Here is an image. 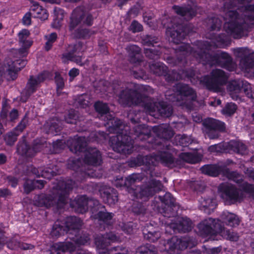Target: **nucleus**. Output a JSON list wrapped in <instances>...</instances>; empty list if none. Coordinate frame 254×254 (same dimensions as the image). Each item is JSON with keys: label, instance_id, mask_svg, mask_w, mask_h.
Wrapping results in <instances>:
<instances>
[{"label": "nucleus", "instance_id": "36", "mask_svg": "<svg viewBox=\"0 0 254 254\" xmlns=\"http://www.w3.org/2000/svg\"><path fill=\"white\" fill-rule=\"evenodd\" d=\"M154 132H157L158 136L165 139L170 138L173 135L172 131L168 126L162 125L153 128Z\"/></svg>", "mask_w": 254, "mask_h": 254}, {"label": "nucleus", "instance_id": "24", "mask_svg": "<svg viewBox=\"0 0 254 254\" xmlns=\"http://www.w3.org/2000/svg\"><path fill=\"white\" fill-rule=\"evenodd\" d=\"M30 32L28 30L23 29L18 34L19 42L21 48L18 50V53L20 57H24L28 54L27 49L32 44V41L28 39Z\"/></svg>", "mask_w": 254, "mask_h": 254}, {"label": "nucleus", "instance_id": "30", "mask_svg": "<svg viewBox=\"0 0 254 254\" xmlns=\"http://www.w3.org/2000/svg\"><path fill=\"white\" fill-rule=\"evenodd\" d=\"M140 181L139 174H133L124 179L123 177H119L114 181L113 184L117 187L123 186L129 187L133 184Z\"/></svg>", "mask_w": 254, "mask_h": 254}, {"label": "nucleus", "instance_id": "31", "mask_svg": "<svg viewBox=\"0 0 254 254\" xmlns=\"http://www.w3.org/2000/svg\"><path fill=\"white\" fill-rule=\"evenodd\" d=\"M142 231L144 238L150 242H154L161 237L159 228H154L151 225L145 227Z\"/></svg>", "mask_w": 254, "mask_h": 254}, {"label": "nucleus", "instance_id": "9", "mask_svg": "<svg viewBox=\"0 0 254 254\" xmlns=\"http://www.w3.org/2000/svg\"><path fill=\"white\" fill-rule=\"evenodd\" d=\"M92 21V16L86 12L83 7H77L70 17L69 30L74 33L76 37H86L89 35V31L86 29L80 30L79 28L83 25H91Z\"/></svg>", "mask_w": 254, "mask_h": 254}, {"label": "nucleus", "instance_id": "10", "mask_svg": "<svg viewBox=\"0 0 254 254\" xmlns=\"http://www.w3.org/2000/svg\"><path fill=\"white\" fill-rule=\"evenodd\" d=\"M174 95H170L168 92L166 94L169 100L176 102L178 105L189 109L192 108L191 104L196 98V94L191 88L187 85L178 83L174 87Z\"/></svg>", "mask_w": 254, "mask_h": 254}, {"label": "nucleus", "instance_id": "4", "mask_svg": "<svg viewBox=\"0 0 254 254\" xmlns=\"http://www.w3.org/2000/svg\"><path fill=\"white\" fill-rule=\"evenodd\" d=\"M74 187L75 183L71 180L57 181L53 187L52 193L53 196L44 194L36 195L34 199V203L40 207H49L56 204L57 207L63 208L68 201L66 197L67 192Z\"/></svg>", "mask_w": 254, "mask_h": 254}, {"label": "nucleus", "instance_id": "25", "mask_svg": "<svg viewBox=\"0 0 254 254\" xmlns=\"http://www.w3.org/2000/svg\"><path fill=\"white\" fill-rule=\"evenodd\" d=\"M101 196L105 202L113 205L118 201V193L116 190L107 186L101 187L99 190Z\"/></svg>", "mask_w": 254, "mask_h": 254}, {"label": "nucleus", "instance_id": "55", "mask_svg": "<svg viewBox=\"0 0 254 254\" xmlns=\"http://www.w3.org/2000/svg\"><path fill=\"white\" fill-rule=\"evenodd\" d=\"M27 123V120L25 118L23 119L20 123L16 127L14 131L17 133H18L19 135L26 127Z\"/></svg>", "mask_w": 254, "mask_h": 254}, {"label": "nucleus", "instance_id": "47", "mask_svg": "<svg viewBox=\"0 0 254 254\" xmlns=\"http://www.w3.org/2000/svg\"><path fill=\"white\" fill-rule=\"evenodd\" d=\"M237 110L236 105L233 103H227L225 107L222 110L223 114L230 116L233 114Z\"/></svg>", "mask_w": 254, "mask_h": 254}, {"label": "nucleus", "instance_id": "49", "mask_svg": "<svg viewBox=\"0 0 254 254\" xmlns=\"http://www.w3.org/2000/svg\"><path fill=\"white\" fill-rule=\"evenodd\" d=\"M202 207L205 208H208L209 210H213L216 206V201L212 198H208L203 199L201 202Z\"/></svg>", "mask_w": 254, "mask_h": 254}, {"label": "nucleus", "instance_id": "1", "mask_svg": "<svg viewBox=\"0 0 254 254\" xmlns=\"http://www.w3.org/2000/svg\"><path fill=\"white\" fill-rule=\"evenodd\" d=\"M94 107L96 111L101 114V119L106 122L105 125L108 126L109 131L117 134L110 138L111 145L115 151L130 154L132 151L133 139L142 140L149 137L150 129L142 125L135 126L133 131L129 132L130 135H127V131L129 127L113 117L109 112V108L106 104L97 102Z\"/></svg>", "mask_w": 254, "mask_h": 254}, {"label": "nucleus", "instance_id": "15", "mask_svg": "<svg viewBox=\"0 0 254 254\" xmlns=\"http://www.w3.org/2000/svg\"><path fill=\"white\" fill-rule=\"evenodd\" d=\"M228 90L234 100H237L239 94L243 91L248 97L254 99V93L252 91L251 85L246 81L234 80L228 85Z\"/></svg>", "mask_w": 254, "mask_h": 254}, {"label": "nucleus", "instance_id": "57", "mask_svg": "<svg viewBox=\"0 0 254 254\" xmlns=\"http://www.w3.org/2000/svg\"><path fill=\"white\" fill-rule=\"evenodd\" d=\"M31 22V14L30 12H27L22 18V23L25 25H29Z\"/></svg>", "mask_w": 254, "mask_h": 254}, {"label": "nucleus", "instance_id": "34", "mask_svg": "<svg viewBox=\"0 0 254 254\" xmlns=\"http://www.w3.org/2000/svg\"><path fill=\"white\" fill-rule=\"evenodd\" d=\"M44 184L45 182L43 180H28L24 185V191L28 193L35 188L41 189L44 187Z\"/></svg>", "mask_w": 254, "mask_h": 254}, {"label": "nucleus", "instance_id": "17", "mask_svg": "<svg viewBox=\"0 0 254 254\" xmlns=\"http://www.w3.org/2000/svg\"><path fill=\"white\" fill-rule=\"evenodd\" d=\"M209 57L210 60H208L207 61L210 65L218 64L229 71L233 70L235 68L231 58L226 53L219 51L216 54L212 55L211 52V56Z\"/></svg>", "mask_w": 254, "mask_h": 254}, {"label": "nucleus", "instance_id": "45", "mask_svg": "<svg viewBox=\"0 0 254 254\" xmlns=\"http://www.w3.org/2000/svg\"><path fill=\"white\" fill-rule=\"evenodd\" d=\"M160 199L166 205L170 206H175V199L173 198L171 194L167 192L163 196H159Z\"/></svg>", "mask_w": 254, "mask_h": 254}, {"label": "nucleus", "instance_id": "46", "mask_svg": "<svg viewBox=\"0 0 254 254\" xmlns=\"http://www.w3.org/2000/svg\"><path fill=\"white\" fill-rule=\"evenodd\" d=\"M225 174L229 180H232L237 183H240L243 181V177L237 172L225 170Z\"/></svg>", "mask_w": 254, "mask_h": 254}, {"label": "nucleus", "instance_id": "2", "mask_svg": "<svg viewBox=\"0 0 254 254\" xmlns=\"http://www.w3.org/2000/svg\"><path fill=\"white\" fill-rule=\"evenodd\" d=\"M64 227L60 224L57 221L53 226L51 231L53 236L58 237L64 233H68L70 231L75 233L74 237L69 236L70 241L65 242H59L53 244L51 248L52 254H64L66 252H72L76 248V246L84 245L89 243L90 238L87 234H83L82 236H78L76 234L77 230L81 227L82 224L80 219L70 216L67 217L64 221Z\"/></svg>", "mask_w": 254, "mask_h": 254}, {"label": "nucleus", "instance_id": "54", "mask_svg": "<svg viewBox=\"0 0 254 254\" xmlns=\"http://www.w3.org/2000/svg\"><path fill=\"white\" fill-rule=\"evenodd\" d=\"M130 30L133 33L138 32L142 30V26L138 22L133 21L130 26Z\"/></svg>", "mask_w": 254, "mask_h": 254}, {"label": "nucleus", "instance_id": "58", "mask_svg": "<svg viewBox=\"0 0 254 254\" xmlns=\"http://www.w3.org/2000/svg\"><path fill=\"white\" fill-rule=\"evenodd\" d=\"M221 250L220 247H215L205 249V253L207 254H218Z\"/></svg>", "mask_w": 254, "mask_h": 254}, {"label": "nucleus", "instance_id": "16", "mask_svg": "<svg viewBox=\"0 0 254 254\" xmlns=\"http://www.w3.org/2000/svg\"><path fill=\"white\" fill-rule=\"evenodd\" d=\"M99 137H104L103 132H92L88 138H86L85 136L75 137L74 138L68 140L67 144L69 145L70 150L72 152L76 153L78 152H80L83 151L84 147L86 146L87 141H94L97 140Z\"/></svg>", "mask_w": 254, "mask_h": 254}, {"label": "nucleus", "instance_id": "22", "mask_svg": "<svg viewBox=\"0 0 254 254\" xmlns=\"http://www.w3.org/2000/svg\"><path fill=\"white\" fill-rule=\"evenodd\" d=\"M159 161L169 166L173 163V159L171 154L168 152H160L154 156H146L143 158V163L146 166H155L156 164V162Z\"/></svg>", "mask_w": 254, "mask_h": 254}, {"label": "nucleus", "instance_id": "13", "mask_svg": "<svg viewBox=\"0 0 254 254\" xmlns=\"http://www.w3.org/2000/svg\"><path fill=\"white\" fill-rule=\"evenodd\" d=\"M118 241L116 235L112 233H110L105 235L99 236L95 239V243L98 251L99 254H128L125 249L119 250L114 249L107 250L106 247L112 242Z\"/></svg>", "mask_w": 254, "mask_h": 254}, {"label": "nucleus", "instance_id": "12", "mask_svg": "<svg viewBox=\"0 0 254 254\" xmlns=\"http://www.w3.org/2000/svg\"><path fill=\"white\" fill-rule=\"evenodd\" d=\"M228 76L221 69L213 70L211 76H205L200 80L208 89L216 92L222 90L221 86L225 84L227 80Z\"/></svg>", "mask_w": 254, "mask_h": 254}, {"label": "nucleus", "instance_id": "64", "mask_svg": "<svg viewBox=\"0 0 254 254\" xmlns=\"http://www.w3.org/2000/svg\"><path fill=\"white\" fill-rule=\"evenodd\" d=\"M18 116V111L15 109H13L9 113V118L10 121L16 119Z\"/></svg>", "mask_w": 254, "mask_h": 254}, {"label": "nucleus", "instance_id": "56", "mask_svg": "<svg viewBox=\"0 0 254 254\" xmlns=\"http://www.w3.org/2000/svg\"><path fill=\"white\" fill-rule=\"evenodd\" d=\"M77 116L73 113H70L67 117H65V121L69 124H76Z\"/></svg>", "mask_w": 254, "mask_h": 254}, {"label": "nucleus", "instance_id": "23", "mask_svg": "<svg viewBox=\"0 0 254 254\" xmlns=\"http://www.w3.org/2000/svg\"><path fill=\"white\" fill-rule=\"evenodd\" d=\"M44 146V144L39 142L37 140L34 143L32 148L28 147L26 142L23 141L20 142L17 145V152L22 155H26L27 156H31L38 151H40L42 148Z\"/></svg>", "mask_w": 254, "mask_h": 254}, {"label": "nucleus", "instance_id": "37", "mask_svg": "<svg viewBox=\"0 0 254 254\" xmlns=\"http://www.w3.org/2000/svg\"><path fill=\"white\" fill-rule=\"evenodd\" d=\"M166 34L168 36H170L169 40L176 44L181 42L186 35V33L184 32H180L177 30L174 31L170 27L167 28Z\"/></svg>", "mask_w": 254, "mask_h": 254}, {"label": "nucleus", "instance_id": "38", "mask_svg": "<svg viewBox=\"0 0 254 254\" xmlns=\"http://www.w3.org/2000/svg\"><path fill=\"white\" fill-rule=\"evenodd\" d=\"M173 9L177 14L185 17L186 20H189L195 15V12L193 9H188L178 6H173Z\"/></svg>", "mask_w": 254, "mask_h": 254}, {"label": "nucleus", "instance_id": "20", "mask_svg": "<svg viewBox=\"0 0 254 254\" xmlns=\"http://www.w3.org/2000/svg\"><path fill=\"white\" fill-rule=\"evenodd\" d=\"M98 201L93 199H88L85 196H79L74 200H70L69 204L70 206L75 209V210L81 213L85 212L88 209V206L91 207L94 205V207L97 205Z\"/></svg>", "mask_w": 254, "mask_h": 254}, {"label": "nucleus", "instance_id": "18", "mask_svg": "<svg viewBox=\"0 0 254 254\" xmlns=\"http://www.w3.org/2000/svg\"><path fill=\"white\" fill-rule=\"evenodd\" d=\"M204 127V131L207 134L210 139H214L218 137L217 131H224L225 129L224 123L215 119L208 118L203 122Z\"/></svg>", "mask_w": 254, "mask_h": 254}, {"label": "nucleus", "instance_id": "42", "mask_svg": "<svg viewBox=\"0 0 254 254\" xmlns=\"http://www.w3.org/2000/svg\"><path fill=\"white\" fill-rule=\"evenodd\" d=\"M113 216V214L111 213L100 211L98 213L95 218L102 221L103 223L109 225L112 223Z\"/></svg>", "mask_w": 254, "mask_h": 254}, {"label": "nucleus", "instance_id": "8", "mask_svg": "<svg viewBox=\"0 0 254 254\" xmlns=\"http://www.w3.org/2000/svg\"><path fill=\"white\" fill-rule=\"evenodd\" d=\"M242 190H237L235 187L229 183H223L219 187L221 197L227 204L240 201L244 197V193H249L254 198V186L243 183Z\"/></svg>", "mask_w": 254, "mask_h": 254}, {"label": "nucleus", "instance_id": "50", "mask_svg": "<svg viewBox=\"0 0 254 254\" xmlns=\"http://www.w3.org/2000/svg\"><path fill=\"white\" fill-rule=\"evenodd\" d=\"M88 99L89 97L87 95H82L76 100L75 103L78 104L82 108H86L90 104Z\"/></svg>", "mask_w": 254, "mask_h": 254}, {"label": "nucleus", "instance_id": "3", "mask_svg": "<svg viewBox=\"0 0 254 254\" xmlns=\"http://www.w3.org/2000/svg\"><path fill=\"white\" fill-rule=\"evenodd\" d=\"M114 92L117 94L119 91L120 93L118 95L119 103L124 106L139 105L143 107L146 112L152 116H155V112L165 117H169L172 113L171 107L166 106L164 102H154L148 97H143L140 94L134 90L126 89L121 86V83L117 86L114 85Z\"/></svg>", "mask_w": 254, "mask_h": 254}, {"label": "nucleus", "instance_id": "63", "mask_svg": "<svg viewBox=\"0 0 254 254\" xmlns=\"http://www.w3.org/2000/svg\"><path fill=\"white\" fill-rule=\"evenodd\" d=\"M41 10V6H40L37 2H33L32 5L31 6L30 10L31 11L36 12L37 10L40 11Z\"/></svg>", "mask_w": 254, "mask_h": 254}, {"label": "nucleus", "instance_id": "19", "mask_svg": "<svg viewBox=\"0 0 254 254\" xmlns=\"http://www.w3.org/2000/svg\"><path fill=\"white\" fill-rule=\"evenodd\" d=\"M189 247H191V244L188 238H178L177 237H173L164 244V248L162 250L179 254L180 251Z\"/></svg>", "mask_w": 254, "mask_h": 254}, {"label": "nucleus", "instance_id": "40", "mask_svg": "<svg viewBox=\"0 0 254 254\" xmlns=\"http://www.w3.org/2000/svg\"><path fill=\"white\" fill-rule=\"evenodd\" d=\"M229 146L234 152L241 154H244L247 152V147L242 142L237 141H231L229 142Z\"/></svg>", "mask_w": 254, "mask_h": 254}, {"label": "nucleus", "instance_id": "39", "mask_svg": "<svg viewBox=\"0 0 254 254\" xmlns=\"http://www.w3.org/2000/svg\"><path fill=\"white\" fill-rule=\"evenodd\" d=\"M201 172L205 174L211 176H217L221 171L219 166L216 165H205L201 168Z\"/></svg>", "mask_w": 254, "mask_h": 254}, {"label": "nucleus", "instance_id": "52", "mask_svg": "<svg viewBox=\"0 0 254 254\" xmlns=\"http://www.w3.org/2000/svg\"><path fill=\"white\" fill-rule=\"evenodd\" d=\"M33 173L37 176L39 177L41 176L42 177L48 179H51L54 176V172L52 171L51 169H46L44 170H42L41 174H39V172L37 173L36 172V169H34Z\"/></svg>", "mask_w": 254, "mask_h": 254}, {"label": "nucleus", "instance_id": "14", "mask_svg": "<svg viewBox=\"0 0 254 254\" xmlns=\"http://www.w3.org/2000/svg\"><path fill=\"white\" fill-rule=\"evenodd\" d=\"M235 54L241 58L240 66L242 69L247 73H253L254 76V52L247 48L236 49Z\"/></svg>", "mask_w": 254, "mask_h": 254}, {"label": "nucleus", "instance_id": "5", "mask_svg": "<svg viewBox=\"0 0 254 254\" xmlns=\"http://www.w3.org/2000/svg\"><path fill=\"white\" fill-rule=\"evenodd\" d=\"M242 15L244 19H241L238 16L237 11L229 10L225 13L224 20V29L228 34L235 38L241 37L246 28L243 23L252 25V20L254 18V5L246 6Z\"/></svg>", "mask_w": 254, "mask_h": 254}, {"label": "nucleus", "instance_id": "29", "mask_svg": "<svg viewBox=\"0 0 254 254\" xmlns=\"http://www.w3.org/2000/svg\"><path fill=\"white\" fill-rule=\"evenodd\" d=\"M82 50V45L80 43H78L74 46V50L71 53L64 54L63 56L64 62L71 61L75 62L79 65H83V63L81 62V57L79 56H77L76 54H78Z\"/></svg>", "mask_w": 254, "mask_h": 254}, {"label": "nucleus", "instance_id": "60", "mask_svg": "<svg viewBox=\"0 0 254 254\" xmlns=\"http://www.w3.org/2000/svg\"><path fill=\"white\" fill-rule=\"evenodd\" d=\"M40 11H41V14L37 15V17L43 20L47 19L49 16L47 10L43 8L41 6V10H40Z\"/></svg>", "mask_w": 254, "mask_h": 254}, {"label": "nucleus", "instance_id": "59", "mask_svg": "<svg viewBox=\"0 0 254 254\" xmlns=\"http://www.w3.org/2000/svg\"><path fill=\"white\" fill-rule=\"evenodd\" d=\"M55 79H56V82L57 84L58 90L62 89V88L64 86V82L63 79L60 76L56 75Z\"/></svg>", "mask_w": 254, "mask_h": 254}, {"label": "nucleus", "instance_id": "7", "mask_svg": "<svg viewBox=\"0 0 254 254\" xmlns=\"http://www.w3.org/2000/svg\"><path fill=\"white\" fill-rule=\"evenodd\" d=\"M198 228L200 233L204 236L217 237L219 235L231 241H237L239 237L237 233L225 229L218 219H205L198 224Z\"/></svg>", "mask_w": 254, "mask_h": 254}, {"label": "nucleus", "instance_id": "61", "mask_svg": "<svg viewBox=\"0 0 254 254\" xmlns=\"http://www.w3.org/2000/svg\"><path fill=\"white\" fill-rule=\"evenodd\" d=\"M128 50L132 53V55L134 56L139 54L140 52V48L135 45H131L128 47Z\"/></svg>", "mask_w": 254, "mask_h": 254}, {"label": "nucleus", "instance_id": "41", "mask_svg": "<svg viewBox=\"0 0 254 254\" xmlns=\"http://www.w3.org/2000/svg\"><path fill=\"white\" fill-rule=\"evenodd\" d=\"M150 69L155 74L158 75L166 76L167 68L164 64L158 63L151 64L150 66Z\"/></svg>", "mask_w": 254, "mask_h": 254}, {"label": "nucleus", "instance_id": "53", "mask_svg": "<svg viewBox=\"0 0 254 254\" xmlns=\"http://www.w3.org/2000/svg\"><path fill=\"white\" fill-rule=\"evenodd\" d=\"M209 21L211 30L218 31L220 29L221 27V21L218 18L214 17Z\"/></svg>", "mask_w": 254, "mask_h": 254}, {"label": "nucleus", "instance_id": "33", "mask_svg": "<svg viewBox=\"0 0 254 254\" xmlns=\"http://www.w3.org/2000/svg\"><path fill=\"white\" fill-rule=\"evenodd\" d=\"M221 218L227 225L230 227L237 226L240 223L239 218L237 215L228 211L223 212Z\"/></svg>", "mask_w": 254, "mask_h": 254}, {"label": "nucleus", "instance_id": "35", "mask_svg": "<svg viewBox=\"0 0 254 254\" xmlns=\"http://www.w3.org/2000/svg\"><path fill=\"white\" fill-rule=\"evenodd\" d=\"M180 158L184 161L194 164L198 162L202 158V156L196 152L191 153H182L180 155Z\"/></svg>", "mask_w": 254, "mask_h": 254}, {"label": "nucleus", "instance_id": "11", "mask_svg": "<svg viewBox=\"0 0 254 254\" xmlns=\"http://www.w3.org/2000/svg\"><path fill=\"white\" fill-rule=\"evenodd\" d=\"M26 64L25 61L17 59L16 57H8L3 63L0 64V82L3 78L14 80L17 77L18 71Z\"/></svg>", "mask_w": 254, "mask_h": 254}, {"label": "nucleus", "instance_id": "27", "mask_svg": "<svg viewBox=\"0 0 254 254\" xmlns=\"http://www.w3.org/2000/svg\"><path fill=\"white\" fill-rule=\"evenodd\" d=\"M51 77V74L47 71L43 72L36 77H31L26 86L27 94L30 95L33 93L39 84Z\"/></svg>", "mask_w": 254, "mask_h": 254}, {"label": "nucleus", "instance_id": "48", "mask_svg": "<svg viewBox=\"0 0 254 254\" xmlns=\"http://www.w3.org/2000/svg\"><path fill=\"white\" fill-rule=\"evenodd\" d=\"M45 38L47 40L45 45V49L48 51L51 48L53 44L56 41L57 38V35L56 33H52L49 35L45 36Z\"/></svg>", "mask_w": 254, "mask_h": 254}, {"label": "nucleus", "instance_id": "26", "mask_svg": "<svg viewBox=\"0 0 254 254\" xmlns=\"http://www.w3.org/2000/svg\"><path fill=\"white\" fill-rule=\"evenodd\" d=\"M84 161L89 165H99L102 161L101 154L96 148H89L86 150Z\"/></svg>", "mask_w": 254, "mask_h": 254}, {"label": "nucleus", "instance_id": "43", "mask_svg": "<svg viewBox=\"0 0 254 254\" xmlns=\"http://www.w3.org/2000/svg\"><path fill=\"white\" fill-rule=\"evenodd\" d=\"M176 141H177V145H180L183 146H186L189 145L191 143V139L190 138L186 135H178L175 137Z\"/></svg>", "mask_w": 254, "mask_h": 254}, {"label": "nucleus", "instance_id": "44", "mask_svg": "<svg viewBox=\"0 0 254 254\" xmlns=\"http://www.w3.org/2000/svg\"><path fill=\"white\" fill-rule=\"evenodd\" d=\"M156 251L152 250V246L149 245L142 246L139 247L135 254H155Z\"/></svg>", "mask_w": 254, "mask_h": 254}, {"label": "nucleus", "instance_id": "28", "mask_svg": "<svg viewBox=\"0 0 254 254\" xmlns=\"http://www.w3.org/2000/svg\"><path fill=\"white\" fill-rule=\"evenodd\" d=\"M178 223L176 224L172 223L170 227L174 229V231L178 230L179 232H186L190 231L192 228V223L191 221L187 217L178 218L177 220Z\"/></svg>", "mask_w": 254, "mask_h": 254}, {"label": "nucleus", "instance_id": "51", "mask_svg": "<svg viewBox=\"0 0 254 254\" xmlns=\"http://www.w3.org/2000/svg\"><path fill=\"white\" fill-rule=\"evenodd\" d=\"M18 135V133L13 130V131L7 133L5 136L4 139L7 144L12 145L16 140Z\"/></svg>", "mask_w": 254, "mask_h": 254}, {"label": "nucleus", "instance_id": "32", "mask_svg": "<svg viewBox=\"0 0 254 254\" xmlns=\"http://www.w3.org/2000/svg\"><path fill=\"white\" fill-rule=\"evenodd\" d=\"M61 122L56 118L47 122L44 125V128L47 133L57 135L61 130Z\"/></svg>", "mask_w": 254, "mask_h": 254}, {"label": "nucleus", "instance_id": "62", "mask_svg": "<svg viewBox=\"0 0 254 254\" xmlns=\"http://www.w3.org/2000/svg\"><path fill=\"white\" fill-rule=\"evenodd\" d=\"M79 74V70L75 68H72L69 72V75L70 77V80L71 81L72 79L76 76Z\"/></svg>", "mask_w": 254, "mask_h": 254}, {"label": "nucleus", "instance_id": "6", "mask_svg": "<svg viewBox=\"0 0 254 254\" xmlns=\"http://www.w3.org/2000/svg\"><path fill=\"white\" fill-rule=\"evenodd\" d=\"M211 39V42L206 41L203 44L199 43V46H201L199 52L193 51L194 48H191L190 45L182 43L177 50V53H181L180 55L188 56L192 55L200 62H203V64H209L208 60H210L211 52L212 49L215 47H223L228 40V38L224 35H212L208 37Z\"/></svg>", "mask_w": 254, "mask_h": 254}, {"label": "nucleus", "instance_id": "21", "mask_svg": "<svg viewBox=\"0 0 254 254\" xmlns=\"http://www.w3.org/2000/svg\"><path fill=\"white\" fill-rule=\"evenodd\" d=\"M163 186L160 181L152 180L148 186L136 189L134 193L137 198L144 196L147 197L153 195L156 192L161 190Z\"/></svg>", "mask_w": 254, "mask_h": 254}]
</instances>
